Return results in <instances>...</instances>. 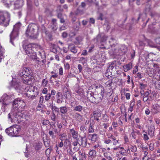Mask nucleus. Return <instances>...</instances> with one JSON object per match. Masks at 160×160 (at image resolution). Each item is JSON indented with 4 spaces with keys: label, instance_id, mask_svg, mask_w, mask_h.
<instances>
[{
    "label": "nucleus",
    "instance_id": "nucleus-26",
    "mask_svg": "<svg viewBox=\"0 0 160 160\" xmlns=\"http://www.w3.org/2000/svg\"><path fill=\"white\" fill-rule=\"evenodd\" d=\"M60 110L62 114H65L68 111V108L66 106L61 107L60 108Z\"/></svg>",
    "mask_w": 160,
    "mask_h": 160
},
{
    "label": "nucleus",
    "instance_id": "nucleus-27",
    "mask_svg": "<svg viewBox=\"0 0 160 160\" xmlns=\"http://www.w3.org/2000/svg\"><path fill=\"white\" fill-rule=\"evenodd\" d=\"M80 25V22H77L74 24L73 28L75 30L77 31L79 29Z\"/></svg>",
    "mask_w": 160,
    "mask_h": 160
},
{
    "label": "nucleus",
    "instance_id": "nucleus-7",
    "mask_svg": "<svg viewBox=\"0 0 160 160\" xmlns=\"http://www.w3.org/2000/svg\"><path fill=\"white\" fill-rule=\"evenodd\" d=\"M12 106L13 108H23L25 106V103L23 100L20 98L15 99L13 102Z\"/></svg>",
    "mask_w": 160,
    "mask_h": 160
},
{
    "label": "nucleus",
    "instance_id": "nucleus-6",
    "mask_svg": "<svg viewBox=\"0 0 160 160\" xmlns=\"http://www.w3.org/2000/svg\"><path fill=\"white\" fill-rule=\"evenodd\" d=\"M37 28V27L34 25L30 26H29L26 32L27 36L31 38H36Z\"/></svg>",
    "mask_w": 160,
    "mask_h": 160
},
{
    "label": "nucleus",
    "instance_id": "nucleus-14",
    "mask_svg": "<svg viewBox=\"0 0 160 160\" xmlns=\"http://www.w3.org/2000/svg\"><path fill=\"white\" fill-rule=\"evenodd\" d=\"M69 132L72 135V137L74 139H78V131L75 130L74 128H72L69 130Z\"/></svg>",
    "mask_w": 160,
    "mask_h": 160
},
{
    "label": "nucleus",
    "instance_id": "nucleus-24",
    "mask_svg": "<svg viewBox=\"0 0 160 160\" xmlns=\"http://www.w3.org/2000/svg\"><path fill=\"white\" fill-rule=\"evenodd\" d=\"M58 136L59 139L61 141H63L67 138V135L65 133H60L58 134Z\"/></svg>",
    "mask_w": 160,
    "mask_h": 160
},
{
    "label": "nucleus",
    "instance_id": "nucleus-35",
    "mask_svg": "<svg viewBox=\"0 0 160 160\" xmlns=\"http://www.w3.org/2000/svg\"><path fill=\"white\" fill-rule=\"evenodd\" d=\"M130 149L131 151L133 152H136L137 150V148L135 145H130Z\"/></svg>",
    "mask_w": 160,
    "mask_h": 160
},
{
    "label": "nucleus",
    "instance_id": "nucleus-46",
    "mask_svg": "<svg viewBox=\"0 0 160 160\" xmlns=\"http://www.w3.org/2000/svg\"><path fill=\"white\" fill-rule=\"evenodd\" d=\"M111 140L113 144L114 145H117L118 143V140L116 139V138L115 137L113 138Z\"/></svg>",
    "mask_w": 160,
    "mask_h": 160
},
{
    "label": "nucleus",
    "instance_id": "nucleus-3",
    "mask_svg": "<svg viewBox=\"0 0 160 160\" xmlns=\"http://www.w3.org/2000/svg\"><path fill=\"white\" fill-rule=\"evenodd\" d=\"M20 127L17 125H14L5 130L6 133L11 137H16L19 136L18 134L20 131Z\"/></svg>",
    "mask_w": 160,
    "mask_h": 160
},
{
    "label": "nucleus",
    "instance_id": "nucleus-1",
    "mask_svg": "<svg viewBox=\"0 0 160 160\" xmlns=\"http://www.w3.org/2000/svg\"><path fill=\"white\" fill-rule=\"evenodd\" d=\"M34 46V44L29 43L26 40L22 42V47L25 53L32 59L36 58V54L33 50Z\"/></svg>",
    "mask_w": 160,
    "mask_h": 160
},
{
    "label": "nucleus",
    "instance_id": "nucleus-64",
    "mask_svg": "<svg viewBox=\"0 0 160 160\" xmlns=\"http://www.w3.org/2000/svg\"><path fill=\"white\" fill-rule=\"evenodd\" d=\"M48 92V89L46 88H44L42 91V93L44 94H47Z\"/></svg>",
    "mask_w": 160,
    "mask_h": 160
},
{
    "label": "nucleus",
    "instance_id": "nucleus-55",
    "mask_svg": "<svg viewBox=\"0 0 160 160\" xmlns=\"http://www.w3.org/2000/svg\"><path fill=\"white\" fill-rule=\"evenodd\" d=\"M86 4L84 2H82L81 3V5L80 6H79L78 7V8L77 9V10H78L79 8L80 7H81L83 8H84L86 6Z\"/></svg>",
    "mask_w": 160,
    "mask_h": 160
},
{
    "label": "nucleus",
    "instance_id": "nucleus-59",
    "mask_svg": "<svg viewBox=\"0 0 160 160\" xmlns=\"http://www.w3.org/2000/svg\"><path fill=\"white\" fill-rule=\"evenodd\" d=\"M145 94H146V97H145L144 98H143V101L144 102H146L148 99V98H147V96L148 95V92H145Z\"/></svg>",
    "mask_w": 160,
    "mask_h": 160
},
{
    "label": "nucleus",
    "instance_id": "nucleus-10",
    "mask_svg": "<svg viewBox=\"0 0 160 160\" xmlns=\"http://www.w3.org/2000/svg\"><path fill=\"white\" fill-rule=\"evenodd\" d=\"M9 20L8 18H6L2 12H0V24L7 27L8 25Z\"/></svg>",
    "mask_w": 160,
    "mask_h": 160
},
{
    "label": "nucleus",
    "instance_id": "nucleus-16",
    "mask_svg": "<svg viewBox=\"0 0 160 160\" xmlns=\"http://www.w3.org/2000/svg\"><path fill=\"white\" fill-rule=\"evenodd\" d=\"M63 98L64 99H67L71 97V94L70 93L69 90L66 88H63Z\"/></svg>",
    "mask_w": 160,
    "mask_h": 160
},
{
    "label": "nucleus",
    "instance_id": "nucleus-30",
    "mask_svg": "<svg viewBox=\"0 0 160 160\" xmlns=\"http://www.w3.org/2000/svg\"><path fill=\"white\" fill-rule=\"evenodd\" d=\"M3 51V49L2 48V46H0V62L4 58Z\"/></svg>",
    "mask_w": 160,
    "mask_h": 160
},
{
    "label": "nucleus",
    "instance_id": "nucleus-47",
    "mask_svg": "<svg viewBox=\"0 0 160 160\" xmlns=\"http://www.w3.org/2000/svg\"><path fill=\"white\" fill-rule=\"evenodd\" d=\"M51 97V95L50 93H47L45 96V99L46 101H48L50 99Z\"/></svg>",
    "mask_w": 160,
    "mask_h": 160
},
{
    "label": "nucleus",
    "instance_id": "nucleus-41",
    "mask_svg": "<svg viewBox=\"0 0 160 160\" xmlns=\"http://www.w3.org/2000/svg\"><path fill=\"white\" fill-rule=\"evenodd\" d=\"M92 126L93 124L90 123L88 130V132L89 133H92L94 132V130L92 128Z\"/></svg>",
    "mask_w": 160,
    "mask_h": 160
},
{
    "label": "nucleus",
    "instance_id": "nucleus-60",
    "mask_svg": "<svg viewBox=\"0 0 160 160\" xmlns=\"http://www.w3.org/2000/svg\"><path fill=\"white\" fill-rule=\"evenodd\" d=\"M62 124L64 126H66L68 124L66 120H62Z\"/></svg>",
    "mask_w": 160,
    "mask_h": 160
},
{
    "label": "nucleus",
    "instance_id": "nucleus-53",
    "mask_svg": "<svg viewBox=\"0 0 160 160\" xmlns=\"http://www.w3.org/2000/svg\"><path fill=\"white\" fill-rule=\"evenodd\" d=\"M52 108L53 109H54L56 112H58L59 111L60 108H58L56 106H54L53 105H52Z\"/></svg>",
    "mask_w": 160,
    "mask_h": 160
},
{
    "label": "nucleus",
    "instance_id": "nucleus-11",
    "mask_svg": "<svg viewBox=\"0 0 160 160\" xmlns=\"http://www.w3.org/2000/svg\"><path fill=\"white\" fill-rule=\"evenodd\" d=\"M95 87L96 89L97 90V92H100L98 94H99V96H100V98H101L102 99L103 98L105 93L104 89L103 87L100 84L96 85Z\"/></svg>",
    "mask_w": 160,
    "mask_h": 160
},
{
    "label": "nucleus",
    "instance_id": "nucleus-2",
    "mask_svg": "<svg viewBox=\"0 0 160 160\" xmlns=\"http://www.w3.org/2000/svg\"><path fill=\"white\" fill-rule=\"evenodd\" d=\"M32 72V71L29 68L24 67L19 71L18 73V78H21L24 83L29 84V76Z\"/></svg>",
    "mask_w": 160,
    "mask_h": 160
},
{
    "label": "nucleus",
    "instance_id": "nucleus-5",
    "mask_svg": "<svg viewBox=\"0 0 160 160\" xmlns=\"http://www.w3.org/2000/svg\"><path fill=\"white\" fill-rule=\"evenodd\" d=\"M37 87L32 86H27L24 89V92H26V96L30 98H33L36 97L35 94V90Z\"/></svg>",
    "mask_w": 160,
    "mask_h": 160
},
{
    "label": "nucleus",
    "instance_id": "nucleus-8",
    "mask_svg": "<svg viewBox=\"0 0 160 160\" xmlns=\"http://www.w3.org/2000/svg\"><path fill=\"white\" fill-rule=\"evenodd\" d=\"M18 32L13 30L10 35V42L14 46L15 45L14 43L16 40L18 39Z\"/></svg>",
    "mask_w": 160,
    "mask_h": 160
},
{
    "label": "nucleus",
    "instance_id": "nucleus-58",
    "mask_svg": "<svg viewBox=\"0 0 160 160\" xmlns=\"http://www.w3.org/2000/svg\"><path fill=\"white\" fill-rule=\"evenodd\" d=\"M51 119L53 121H55L56 120V116L54 113H53L51 116Z\"/></svg>",
    "mask_w": 160,
    "mask_h": 160
},
{
    "label": "nucleus",
    "instance_id": "nucleus-25",
    "mask_svg": "<svg viewBox=\"0 0 160 160\" xmlns=\"http://www.w3.org/2000/svg\"><path fill=\"white\" fill-rule=\"evenodd\" d=\"M12 82L13 86L16 89L18 90L20 89L21 87L20 83L14 82L13 81H12Z\"/></svg>",
    "mask_w": 160,
    "mask_h": 160
},
{
    "label": "nucleus",
    "instance_id": "nucleus-36",
    "mask_svg": "<svg viewBox=\"0 0 160 160\" xmlns=\"http://www.w3.org/2000/svg\"><path fill=\"white\" fill-rule=\"evenodd\" d=\"M91 136V140L93 142H95L96 141L97 138V135L96 134H93L90 135Z\"/></svg>",
    "mask_w": 160,
    "mask_h": 160
},
{
    "label": "nucleus",
    "instance_id": "nucleus-31",
    "mask_svg": "<svg viewBox=\"0 0 160 160\" xmlns=\"http://www.w3.org/2000/svg\"><path fill=\"white\" fill-rule=\"evenodd\" d=\"M96 150L92 149L89 152V154L91 157H94L96 156Z\"/></svg>",
    "mask_w": 160,
    "mask_h": 160
},
{
    "label": "nucleus",
    "instance_id": "nucleus-34",
    "mask_svg": "<svg viewBox=\"0 0 160 160\" xmlns=\"http://www.w3.org/2000/svg\"><path fill=\"white\" fill-rule=\"evenodd\" d=\"M82 109V107L81 105H78V106L74 107L73 110L78 111L81 112Z\"/></svg>",
    "mask_w": 160,
    "mask_h": 160
},
{
    "label": "nucleus",
    "instance_id": "nucleus-37",
    "mask_svg": "<svg viewBox=\"0 0 160 160\" xmlns=\"http://www.w3.org/2000/svg\"><path fill=\"white\" fill-rule=\"evenodd\" d=\"M42 144L41 143H38L36 144L35 148V150H38L42 148Z\"/></svg>",
    "mask_w": 160,
    "mask_h": 160
},
{
    "label": "nucleus",
    "instance_id": "nucleus-20",
    "mask_svg": "<svg viewBox=\"0 0 160 160\" xmlns=\"http://www.w3.org/2000/svg\"><path fill=\"white\" fill-rule=\"evenodd\" d=\"M155 129L154 126H151L148 128V135L151 137H152L154 136V133Z\"/></svg>",
    "mask_w": 160,
    "mask_h": 160
},
{
    "label": "nucleus",
    "instance_id": "nucleus-44",
    "mask_svg": "<svg viewBox=\"0 0 160 160\" xmlns=\"http://www.w3.org/2000/svg\"><path fill=\"white\" fill-rule=\"evenodd\" d=\"M79 139V138L75 139L76 140L72 142V144L74 147H76L78 144H80L78 142Z\"/></svg>",
    "mask_w": 160,
    "mask_h": 160
},
{
    "label": "nucleus",
    "instance_id": "nucleus-45",
    "mask_svg": "<svg viewBox=\"0 0 160 160\" xmlns=\"http://www.w3.org/2000/svg\"><path fill=\"white\" fill-rule=\"evenodd\" d=\"M78 157L79 160H85L87 158V156L85 154H84V155Z\"/></svg>",
    "mask_w": 160,
    "mask_h": 160
},
{
    "label": "nucleus",
    "instance_id": "nucleus-40",
    "mask_svg": "<svg viewBox=\"0 0 160 160\" xmlns=\"http://www.w3.org/2000/svg\"><path fill=\"white\" fill-rule=\"evenodd\" d=\"M48 134L52 139H54L56 138V136L54 135V133L52 130H49Z\"/></svg>",
    "mask_w": 160,
    "mask_h": 160
},
{
    "label": "nucleus",
    "instance_id": "nucleus-42",
    "mask_svg": "<svg viewBox=\"0 0 160 160\" xmlns=\"http://www.w3.org/2000/svg\"><path fill=\"white\" fill-rule=\"evenodd\" d=\"M121 51L124 53L127 52V48L124 45L122 46L120 48Z\"/></svg>",
    "mask_w": 160,
    "mask_h": 160
},
{
    "label": "nucleus",
    "instance_id": "nucleus-21",
    "mask_svg": "<svg viewBox=\"0 0 160 160\" xmlns=\"http://www.w3.org/2000/svg\"><path fill=\"white\" fill-rule=\"evenodd\" d=\"M99 95V94H94L93 98L94 99H93V103H98L102 101V99L100 98V96Z\"/></svg>",
    "mask_w": 160,
    "mask_h": 160
},
{
    "label": "nucleus",
    "instance_id": "nucleus-50",
    "mask_svg": "<svg viewBox=\"0 0 160 160\" xmlns=\"http://www.w3.org/2000/svg\"><path fill=\"white\" fill-rule=\"evenodd\" d=\"M114 67L112 64H111L108 67V70L110 72H112V70L113 69Z\"/></svg>",
    "mask_w": 160,
    "mask_h": 160
},
{
    "label": "nucleus",
    "instance_id": "nucleus-19",
    "mask_svg": "<svg viewBox=\"0 0 160 160\" xmlns=\"http://www.w3.org/2000/svg\"><path fill=\"white\" fill-rule=\"evenodd\" d=\"M94 96V94L93 92H88L87 93V98L89 101L92 103H93V99H94V98H93Z\"/></svg>",
    "mask_w": 160,
    "mask_h": 160
},
{
    "label": "nucleus",
    "instance_id": "nucleus-15",
    "mask_svg": "<svg viewBox=\"0 0 160 160\" xmlns=\"http://www.w3.org/2000/svg\"><path fill=\"white\" fill-rule=\"evenodd\" d=\"M68 48L70 51L74 53H76L77 52L78 49L75 45L72 43H70L68 44Z\"/></svg>",
    "mask_w": 160,
    "mask_h": 160
},
{
    "label": "nucleus",
    "instance_id": "nucleus-33",
    "mask_svg": "<svg viewBox=\"0 0 160 160\" xmlns=\"http://www.w3.org/2000/svg\"><path fill=\"white\" fill-rule=\"evenodd\" d=\"M80 131L81 133L85 134L87 132V130L86 128V126L85 125H81L80 127Z\"/></svg>",
    "mask_w": 160,
    "mask_h": 160
},
{
    "label": "nucleus",
    "instance_id": "nucleus-61",
    "mask_svg": "<svg viewBox=\"0 0 160 160\" xmlns=\"http://www.w3.org/2000/svg\"><path fill=\"white\" fill-rule=\"evenodd\" d=\"M107 136L108 138L109 139H112L113 138H114L115 137H114L113 135H112L111 133H108L107 135Z\"/></svg>",
    "mask_w": 160,
    "mask_h": 160
},
{
    "label": "nucleus",
    "instance_id": "nucleus-18",
    "mask_svg": "<svg viewBox=\"0 0 160 160\" xmlns=\"http://www.w3.org/2000/svg\"><path fill=\"white\" fill-rule=\"evenodd\" d=\"M80 140L81 141V143L79 144V146H82L83 147H86L87 145L88 140L86 136L82 137Z\"/></svg>",
    "mask_w": 160,
    "mask_h": 160
},
{
    "label": "nucleus",
    "instance_id": "nucleus-52",
    "mask_svg": "<svg viewBox=\"0 0 160 160\" xmlns=\"http://www.w3.org/2000/svg\"><path fill=\"white\" fill-rule=\"evenodd\" d=\"M49 123H50L49 121L48 120H46V119L44 120L43 121V122H42V124L44 125H47L49 124Z\"/></svg>",
    "mask_w": 160,
    "mask_h": 160
},
{
    "label": "nucleus",
    "instance_id": "nucleus-62",
    "mask_svg": "<svg viewBox=\"0 0 160 160\" xmlns=\"http://www.w3.org/2000/svg\"><path fill=\"white\" fill-rule=\"evenodd\" d=\"M59 74L60 75H62L63 74V68L61 67L59 69Z\"/></svg>",
    "mask_w": 160,
    "mask_h": 160
},
{
    "label": "nucleus",
    "instance_id": "nucleus-48",
    "mask_svg": "<svg viewBox=\"0 0 160 160\" xmlns=\"http://www.w3.org/2000/svg\"><path fill=\"white\" fill-rule=\"evenodd\" d=\"M143 138L145 141H147L149 139V138L146 132H145V133L143 134Z\"/></svg>",
    "mask_w": 160,
    "mask_h": 160
},
{
    "label": "nucleus",
    "instance_id": "nucleus-9",
    "mask_svg": "<svg viewBox=\"0 0 160 160\" xmlns=\"http://www.w3.org/2000/svg\"><path fill=\"white\" fill-rule=\"evenodd\" d=\"M11 101V97L7 94H3L1 98H0V102H1L3 105H8Z\"/></svg>",
    "mask_w": 160,
    "mask_h": 160
},
{
    "label": "nucleus",
    "instance_id": "nucleus-43",
    "mask_svg": "<svg viewBox=\"0 0 160 160\" xmlns=\"http://www.w3.org/2000/svg\"><path fill=\"white\" fill-rule=\"evenodd\" d=\"M74 117L77 119H80L82 118V117L80 114L77 112L74 114Z\"/></svg>",
    "mask_w": 160,
    "mask_h": 160
},
{
    "label": "nucleus",
    "instance_id": "nucleus-38",
    "mask_svg": "<svg viewBox=\"0 0 160 160\" xmlns=\"http://www.w3.org/2000/svg\"><path fill=\"white\" fill-rule=\"evenodd\" d=\"M142 149L144 152V156H147L148 154V148L147 147H143L142 148Z\"/></svg>",
    "mask_w": 160,
    "mask_h": 160
},
{
    "label": "nucleus",
    "instance_id": "nucleus-28",
    "mask_svg": "<svg viewBox=\"0 0 160 160\" xmlns=\"http://www.w3.org/2000/svg\"><path fill=\"white\" fill-rule=\"evenodd\" d=\"M21 24L20 23H18L14 26L13 30L19 32V30L21 27Z\"/></svg>",
    "mask_w": 160,
    "mask_h": 160
},
{
    "label": "nucleus",
    "instance_id": "nucleus-13",
    "mask_svg": "<svg viewBox=\"0 0 160 160\" xmlns=\"http://www.w3.org/2000/svg\"><path fill=\"white\" fill-rule=\"evenodd\" d=\"M56 102L58 103H61L63 102V95L60 92H58L56 95Z\"/></svg>",
    "mask_w": 160,
    "mask_h": 160
},
{
    "label": "nucleus",
    "instance_id": "nucleus-63",
    "mask_svg": "<svg viewBox=\"0 0 160 160\" xmlns=\"http://www.w3.org/2000/svg\"><path fill=\"white\" fill-rule=\"evenodd\" d=\"M68 48H67L65 47H63L62 49L63 51L65 53H67L68 51Z\"/></svg>",
    "mask_w": 160,
    "mask_h": 160
},
{
    "label": "nucleus",
    "instance_id": "nucleus-49",
    "mask_svg": "<svg viewBox=\"0 0 160 160\" xmlns=\"http://www.w3.org/2000/svg\"><path fill=\"white\" fill-rule=\"evenodd\" d=\"M104 142L106 144H109L112 143V140L109 139H106L104 141Z\"/></svg>",
    "mask_w": 160,
    "mask_h": 160
},
{
    "label": "nucleus",
    "instance_id": "nucleus-22",
    "mask_svg": "<svg viewBox=\"0 0 160 160\" xmlns=\"http://www.w3.org/2000/svg\"><path fill=\"white\" fill-rule=\"evenodd\" d=\"M132 68V63H129L123 66V70L124 72H127L128 70H130Z\"/></svg>",
    "mask_w": 160,
    "mask_h": 160
},
{
    "label": "nucleus",
    "instance_id": "nucleus-32",
    "mask_svg": "<svg viewBox=\"0 0 160 160\" xmlns=\"http://www.w3.org/2000/svg\"><path fill=\"white\" fill-rule=\"evenodd\" d=\"M93 114L94 118H95V117L99 118L101 117V112L97 111H94Z\"/></svg>",
    "mask_w": 160,
    "mask_h": 160
},
{
    "label": "nucleus",
    "instance_id": "nucleus-4",
    "mask_svg": "<svg viewBox=\"0 0 160 160\" xmlns=\"http://www.w3.org/2000/svg\"><path fill=\"white\" fill-rule=\"evenodd\" d=\"M18 111L17 108H15L14 111H12V112L8 114V118L11 122L15 121L20 120L21 118H22L21 115V112H18Z\"/></svg>",
    "mask_w": 160,
    "mask_h": 160
},
{
    "label": "nucleus",
    "instance_id": "nucleus-57",
    "mask_svg": "<svg viewBox=\"0 0 160 160\" xmlns=\"http://www.w3.org/2000/svg\"><path fill=\"white\" fill-rule=\"evenodd\" d=\"M155 41L157 44L160 45V37L156 38Z\"/></svg>",
    "mask_w": 160,
    "mask_h": 160
},
{
    "label": "nucleus",
    "instance_id": "nucleus-39",
    "mask_svg": "<svg viewBox=\"0 0 160 160\" xmlns=\"http://www.w3.org/2000/svg\"><path fill=\"white\" fill-rule=\"evenodd\" d=\"M48 82V81L47 79H43L42 82V85L43 87H46Z\"/></svg>",
    "mask_w": 160,
    "mask_h": 160
},
{
    "label": "nucleus",
    "instance_id": "nucleus-56",
    "mask_svg": "<svg viewBox=\"0 0 160 160\" xmlns=\"http://www.w3.org/2000/svg\"><path fill=\"white\" fill-rule=\"evenodd\" d=\"M46 154L47 155H49L51 152V150L50 149L48 148L45 151Z\"/></svg>",
    "mask_w": 160,
    "mask_h": 160
},
{
    "label": "nucleus",
    "instance_id": "nucleus-17",
    "mask_svg": "<svg viewBox=\"0 0 160 160\" xmlns=\"http://www.w3.org/2000/svg\"><path fill=\"white\" fill-rule=\"evenodd\" d=\"M152 110L154 114H156L160 112V106L157 103L152 104Z\"/></svg>",
    "mask_w": 160,
    "mask_h": 160
},
{
    "label": "nucleus",
    "instance_id": "nucleus-29",
    "mask_svg": "<svg viewBox=\"0 0 160 160\" xmlns=\"http://www.w3.org/2000/svg\"><path fill=\"white\" fill-rule=\"evenodd\" d=\"M126 152V150L124 149L122 150L121 151L117 152V157H118L120 158V159H121V156H119V153L121 155H124V154Z\"/></svg>",
    "mask_w": 160,
    "mask_h": 160
},
{
    "label": "nucleus",
    "instance_id": "nucleus-23",
    "mask_svg": "<svg viewBox=\"0 0 160 160\" xmlns=\"http://www.w3.org/2000/svg\"><path fill=\"white\" fill-rule=\"evenodd\" d=\"M15 0H2V2L4 4L6 7H9L10 5L11 4L12 2Z\"/></svg>",
    "mask_w": 160,
    "mask_h": 160
},
{
    "label": "nucleus",
    "instance_id": "nucleus-54",
    "mask_svg": "<svg viewBox=\"0 0 160 160\" xmlns=\"http://www.w3.org/2000/svg\"><path fill=\"white\" fill-rule=\"evenodd\" d=\"M130 136L133 138L135 139L136 138V135L134 132H132L130 134Z\"/></svg>",
    "mask_w": 160,
    "mask_h": 160
},
{
    "label": "nucleus",
    "instance_id": "nucleus-51",
    "mask_svg": "<svg viewBox=\"0 0 160 160\" xmlns=\"http://www.w3.org/2000/svg\"><path fill=\"white\" fill-rule=\"evenodd\" d=\"M64 68L65 69L69 70L70 68V65L68 62L64 63Z\"/></svg>",
    "mask_w": 160,
    "mask_h": 160
},
{
    "label": "nucleus",
    "instance_id": "nucleus-12",
    "mask_svg": "<svg viewBox=\"0 0 160 160\" xmlns=\"http://www.w3.org/2000/svg\"><path fill=\"white\" fill-rule=\"evenodd\" d=\"M107 37L105 35L101 36L98 34L97 37L95 38L94 40H96L97 42H103L105 41L107 39Z\"/></svg>",
    "mask_w": 160,
    "mask_h": 160
}]
</instances>
